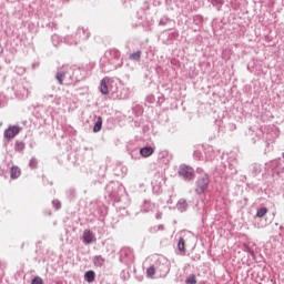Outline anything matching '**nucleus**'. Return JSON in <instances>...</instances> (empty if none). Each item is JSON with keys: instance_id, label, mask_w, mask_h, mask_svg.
Instances as JSON below:
<instances>
[{"instance_id": "nucleus-1", "label": "nucleus", "mask_w": 284, "mask_h": 284, "mask_svg": "<svg viewBox=\"0 0 284 284\" xmlns=\"http://www.w3.org/2000/svg\"><path fill=\"white\" fill-rule=\"evenodd\" d=\"M207 185H210V179H207V175H203L197 180L195 192L197 194H203V192L207 190Z\"/></svg>"}, {"instance_id": "nucleus-2", "label": "nucleus", "mask_w": 284, "mask_h": 284, "mask_svg": "<svg viewBox=\"0 0 284 284\" xmlns=\"http://www.w3.org/2000/svg\"><path fill=\"white\" fill-rule=\"evenodd\" d=\"M179 174L183 176V179H186V181H192V179H194V169L183 165L180 168Z\"/></svg>"}, {"instance_id": "nucleus-3", "label": "nucleus", "mask_w": 284, "mask_h": 284, "mask_svg": "<svg viewBox=\"0 0 284 284\" xmlns=\"http://www.w3.org/2000/svg\"><path fill=\"white\" fill-rule=\"evenodd\" d=\"M19 132H21V128L18 125H10L7 130H4V139L11 141V139H14Z\"/></svg>"}, {"instance_id": "nucleus-4", "label": "nucleus", "mask_w": 284, "mask_h": 284, "mask_svg": "<svg viewBox=\"0 0 284 284\" xmlns=\"http://www.w3.org/2000/svg\"><path fill=\"white\" fill-rule=\"evenodd\" d=\"M109 83H110V78H104L100 82V91L104 95L110 94V90L108 89Z\"/></svg>"}, {"instance_id": "nucleus-5", "label": "nucleus", "mask_w": 284, "mask_h": 284, "mask_svg": "<svg viewBox=\"0 0 284 284\" xmlns=\"http://www.w3.org/2000/svg\"><path fill=\"white\" fill-rule=\"evenodd\" d=\"M83 242L87 243V245H90V243H92L94 241V233H92V231L90 230H85L83 232Z\"/></svg>"}, {"instance_id": "nucleus-6", "label": "nucleus", "mask_w": 284, "mask_h": 284, "mask_svg": "<svg viewBox=\"0 0 284 284\" xmlns=\"http://www.w3.org/2000/svg\"><path fill=\"white\" fill-rule=\"evenodd\" d=\"M141 156L144 159H148V156H152L154 154V148L152 146H145L140 150Z\"/></svg>"}, {"instance_id": "nucleus-7", "label": "nucleus", "mask_w": 284, "mask_h": 284, "mask_svg": "<svg viewBox=\"0 0 284 284\" xmlns=\"http://www.w3.org/2000/svg\"><path fill=\"white\" fill-rule=\"evenodd\" d=\"M94 278H97V274L94 273V271L85 272L84 281H87V283H94Z\"/></svg>"}, {"instance_id": "nucleus-8", "label": "nucleus", "mask_w": 284, "mask_h": 284, "mask_svg": "<svg viewBox=\"0 0 284 284\" xmlns=\"http://www.w3.org/2000/svg\"><path fill=\"white\" fill-rule=\"evenodd\" d=\"M101 128H103V118L98 116L95 124L93 126V132H101Z\"/></svg>"}, {"instance_id": "nucleus-9", "label": "nucleus", "mask_w": 284, "mask_h": 284, "mask_svg": "<svg viewBox=\"0 0 284 284\" xmlns=\"http://www.w3.org/2000/svg\"><path fill=\"white\" fill-rule=\"evenodd\" d=\"M21 176V169L19 166L11 168V179H19Z\"/></svg>"}, {"instance_id": "nucleus-10", "label": "nucleus", "mask_w": 284, "mask_h": 284, "mask_svg": "<svg viewBox=\"0 0 284 284\" xmlns=\"http://www.w3.org/2000/svg\"><path fill=\"white\" fill-rule=\"evenodd\" d=\"M93 263L95 267H103V264L105 263V258H103L102 256H95L93 258Z\"/></svg>"}, {"instance_id": "nucleus-11", "label": "nucleus", "mask_w": 284, "mask_h": 284, "mask_svg": "<svg viewBox=\"0 0 284 284\" xmlns=\"http://www.w3.org/2000/svg\"><path fill=\"white\" fill-rule=\"evenodd\" d=\"M154 274H156V268L152 265L146 270V276H149V278H154Z\"/></svg>"}, {"instance_id": "nucleus-12", "label": "nucleus", "mask_w": 284, "mask_h": 284, "mask_svg": "<svg viewBox=\"0 0 284 284\" xmlns=\"http://www.w3.org/2000/svg\"><path fill=\"white\" fill-rule=\"evenodd\" d=\"M265 214H267V207H261L257 210L256 216L258 219H263V216H265Z\"/></svg>"}, {"instance_id": "nucleus-13", "label": "nucleus", "mask_w": 284, "mask_h": 284, "mask_svg": "<svg viewBox=\"0 0 284 284\" xmlns=\"http://www.w3.org/2000/svg\"><path fill=\"white\" fill-rule=\"evenodd\" d=\"M178 247H179L180 252H185V240L183 237H180Z\"/></svg>"}, {"instance_id": "nucleus-14", "label": "nucleus", "mask_w": 284, "mask_h": 284, "mask_svg": "<svg viewBox=\"0 0 284 284\" xmlns=\"http://www.w3.org/2000/svg\"><path fill=\"white\" fill-rule=\"evenodd\" d=\"M141 51H136V52H134V53H131L130 54V59H131V61H139V59H141Z\"/></svg>"}, {"instance_id": "nucleus-15", "label": "nucleus", "mask_w": 284, "mask_h": 284, "mask_svg": "<svg viewBox=\"0 0 284 284\" xmlns=\"http://www.w3.org/2000/svg\"><path fill=\"white\" fill-rule=\"evenodd\" d=\"M186 284H196V275L191 274L186 280H185Z\"/></svg>"}, {"instance_id": "nucleus-16", "label": "nucleus", "mask_w": 284, "mask_h": 284, "mask_svg": "<svg viewBox=\"0 0 284 284\" xmlns=\"http://www.w3.org/2000/svg\"><path fill=\"white\" fill-rule=\"evenodd\" d=\"M63 79H65V72L59 73L57 75V80L59 81L60 85H63Z\"/></svg>"}, {"instance_id": "nucleus-17", "label": "nucleus", "mask_w": 284, "mask_h": 284, "mask_svg": "<svg viewBox=\"0 0 284 284\" xmlns=\"http://www.w3.org/2000/svg\"><path fill=\"white\" fill-rule=\"evenodd\" d=\"M31 284H43V280L40 276H36Z\"/></svg>"}, {"instance_id": "nucleus-18", "label": "nucleus", "mask_w": 284, "mask_h": 284, "mask_svg": "<svg viewBox=\"0 0 284 284\" xmlns=\"http://www.w3.org/2000/svg\"><path fill=\"white\" fill-rule=\"evenodd\" d=\"M53 204H54V206H55L57 210H60V207H61L60 202H53Z\"/></svg>"}]
</instances>
